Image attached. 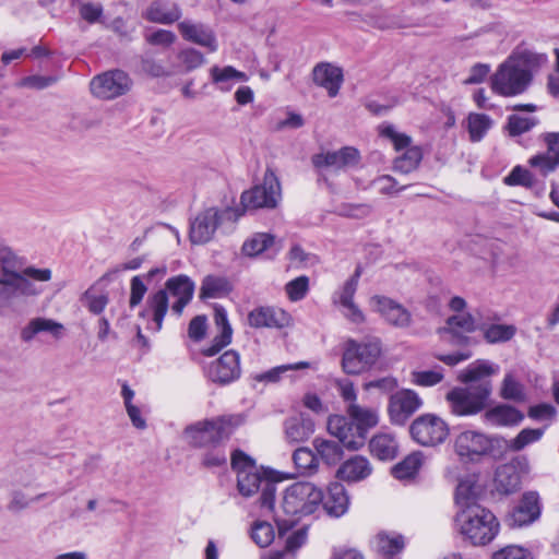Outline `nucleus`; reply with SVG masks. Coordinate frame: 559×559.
<instances>
[{"label":"nucleus","instance_id":"f8f14e48","mask_svg":"<svg viewBox=\"0 0 559 559\" xmlns=\"http://www.w3.org/2000/svg\"><path fill=\"white\" fill-rule=\"evenodd\" d=\"M281 199V187L277 177L271 170L264 174L263 182L241 194V204L246 209H273Z\"/></svg>","mask_w":559,"mask_h":559},{"label":"nucleus","instance_id":"b1692460","mask_svg":"<svg viewBox=\"0 0 559 559\" xmlns=\"http://www.w3.org/2000/svg\"><path fill=\"white\" fill-rule=\"evenodd\" d=\"M283 248V239L271 233H254L242 245L241 251L245 255L255 258L262 253L270 257L276 255Z\"/></svg>","mask_w":559,"mask_h":559},{"label":"nucleus","instance_id":"f03ea898","mask_svg":"<svg viewBox=\"0 0 559 559\" xmlns=\"http://www.w3.org/2000/svg\"><path fill=\"white\" fill-rule=\"evenodd\" d=\"M322 501L321 488L311 483L299 481L287 487L283 492L280 509L275 513L280 534L296 523L295 518L312 514Z\"/></svg>","mask_w":559,"mask_h":559},{"label":"nucleus","instance_id":"7ed1b4c3","mask_svg":"<svg viewBox=\"0 0 559 559\" xmlns=\"http://www.w3.org/2000/svg\"><path fill=\"white\" fill-rule=\"evenodd\" d=\"M231 467L237 474V488L241 496L249 498L261 491L260 506L274 509L276 484L241 450L231 453Z\"/></svg>","mask_w":559,"mask_h":559},{"label":"nucleus","instance_id":"052dcab7","mask_svg":"<svg viewBox=\"0 0 559 559\" xmlns=\"http://www.w3.org/2000/svg\"><path fill=\"white\" fill-rule=\"evenodd\" d=\"M528 164L533 168H536L543 176H546L557 168L559 162L558 158H555L552 155L546 152L544 154H537L531 157Z\"/></svg>","mask_w":559,"mask_h":559},{"label":"nucleus","instance_id":"a211bd4d","mask_svg":"<svg viewBox=\"0 0 559 559\" xmlns=\"http://www.w3.org/2000/svg\"><path fill=\"white\" fill-rule=\"evenodd\" d=\"M206 374L212 382L222 385L237 380L241 374L239 354L233 349L226 350L209 365Z\"/></svg>","mask_w":559,"mask_h":559},{"label":"nucleus","instance_id":"3c124183","mask_svg":"<svg viewBox=\"0 0 559 559\" xmlns=\"http://www.w3.org/2000/svg\"><path fill=\"white\" fill-rule=\"evenodd\" d=\"M381 136L386 138L393 144L395 151L407 150L412 145V138L405 133L399 132L392 124H383L379 128Z\"/></svg>","mask_w":559,"mask_h":559},{"label":"nucleus","instance_id":"473e14b6","mask_svg":"<svg viewBox=\"0 0 559 559\" xmlns=\"http://www.w3.org/2000/svg\"><path fill=\"white\" fill-rule=\"evenodd\" d=\"M209 73L212 83L222 92H229L235 83L248 81V75L245 72L231 66H213Z\"/></svg>","mask_w":559,"mask_h":559},{"label":"nucleus","instance_id":"c85d7f7f","mask_svg":"<svg viewBox=\"0 0 559 559\" xmlns=\"http://www.w3.org/2000/svg\"><path fill=\"white\" fill-rule=\"evenodd\" d=\"M370 548L385 558H394L403 551L405 538L396 532L381 531L370 539Z\"/></svg>","mask_w":559,"mask_h":559},{"label":"nucleus","instance_id":"7c9ffc66","mask_svg":"<svg viewBox=\"0 0 559 559\" xmlns=\"http://www.w3.org/2000/svg\"><path fill=\"white\" fill-rule=\"evenodd\" d=\"M329 432L336 437L340 442L350 450H357L362 445V440H356L353 433V425L345 416L332 415L328 420Z\"/></svg>","mask_w":559,"mask_h":559},{"label":"nucleus","instance_id":"de8ad7c7","mask_svg":"<svg viewBox=\"0 0 559 559\" xmlns=\"http://www.w3.org/2000/svg\"><path fill=\"white\" fill-rule=\"evenodd\" d=\"M423 464V454L414 452L407 455L402 462L392 468V473L397 479H407L414 477Z\"/></svg>","mask_w":559,"mask_h":559},{"label":"nucleus","instance_id":"69168bd1","mask_svg":"<svg viewBox=\"0 0 559 559\" xmlns=\"http://www.w3.org/2000/svg\"><path fill=\"white\" fill-rule=\"evenodd\" d=\"M397 385H399L397 380L392 376H388V377H383V378H379V379H374V380L365 382L362 384V389L365 391H370L372 389H377L382 393H391L397 388Z\"/></svg>","mask_w":559,"mask_h":559},{"label":"nucleus","instance_id":"aec40b11","mask_svg":"<svg viewBox=\"0 0 559 559\" xmlns=\"http://www.w3.org/2000/svg\"><path fill=\"white\" fill-rule=\"evenodd\" d=\"M177 28L185 40L203 47L211 53L218 50L216 34L209 25L192 20H183L178 23Z\"/></svg>","mask_w":559,"mask_h":559},{"label":"nucleus","instance_id":"338daca9","mask_svg":"<svg viewBox=\"0 0 559 559\" xmlns=\"http://www.w3.org/2000/svg\"><path fill=\"white\" fill-rule=\"evenodd\" d=\"M145 39L150 45L170 47L177 39L176 34L168 29H157L145 35Z\"/></svg>","mask_w":559,"mask_h":559},{"label":"nucleus","instance_id":"f3484780","mask_svg":"<svg viewBox=\"0 0 559 559\" xmlns=\"http://www.w3.org/2000/svg\"><path fill=\"white\" fill-rule=\"evenodd\" d=\"M360 162V153L353 146H345L338 151L321 152L312 156V164L318 169L333 171L346 170Z\"/></svg>","mask_w":559,"mask_h":559},{"label":"nucleus","instance_id":"c756f323","mask_svg":"<svg viewBox=\"0 0 559 559\" xmlns=\"http://www.w3.org/2000/svg\"><path fill=\"white\" fill-rule=\"evenodd\" d=\"M372 473L368 459L355 455L346 460L337 469L336 476L347 483H357L366 479Z\"/></svg>","mask_w":559,"mask_h":559},{"label":"nucleus","instance_id":"f257e3e1","mask_svg":"<svg viewBox=\"0 0 559 559\" xmlns=\"http://www.w3.org/2000/svg\"><path fill=\"white\" fill-rule=\"evenodd\" d=\"M547 62L543 53L524 50L509 56L490 78L492 92L512 97L524 93L530 86L533 72Z\"/></svg>","mask_w":559,"mask_h":559},{"label":"nucleus","instance_id":"6ab92c4d","mask_svg":"<svg viewBox=\"0 0 559 559\" xmlns=\"http://www.w3.org/2000/svg\"><path fill=\"white\" fill-rule=\"evenodd\" d=\"M222 214L223 211L214 206L199 212L190 223L191 242L195 245L209 242L221 224Z\"/></svg>","mask_w":559,"mask_h":559},{"label":"nucleus","instance_id":"8fccbe9b","mask_svg":"<svg viewBox=\"0 0 559 559\" xmlns=\"http://www.w3.org/2000/svg\"><path fill=\"white\" fill-rule=\"evenodd\" d=\"M293 461L296 468L301 474L312 473L318 467V459L308 448L297 449L293 454Z\"/></svg>","mask_w":559,"mask_h":559},{"label":"nucleus","instance_id":"58836bf2","mask_svg":"<svg viewBox=\"0 0 559 559\" xmlns=\"http://www.w3.org/2000/svg\"><path fill=\"white\" fill-rule=\"evenodd\" d=\"M499 395L507 401L524 403L527 400L526 388L514 371L506 372L499 389Z\"/></svg>","mask_w":559,"mask_h":559},{"label":"nucleus","instance_id":"09e8293b","mask_svg":"<svg viewBox=\"0 0 559 559\" xmlns=\"http://www.w3.org/2000/svg\"><path fill=\"white\" fill-rule=\"evenodd\" d=\"M313 445L319 456L326 464H335L342 459L343 450L340 444L334 441L316 439Z\"/></svg>","mask_w":559,"mask_h":559},{"label":"nucleus","instance_id":"9b49d317","mask_svg":"<svg viewBox=\"0 0 559 559\" xmlns=\"http://www.w3.org/2000/svg\"><path fill=\"white\" fill-rule=\"evenodd\" d=\"M409 432L418 444L437 447L448 439L450 427L442 417L428 413L420 415L411 424Z\"/></svg>","mask_w":559,"mask_h":559},{"label":"nucleus","instance_id":"412c9836","mask_svg":"<svg viewBox=\"0 0 559 559\" xmlns=\"http://www.w3.org/2000/svg\"><path fill=\"white\" fill-rule=\"evenodd\" d=\"M359 274L347 280L343 287L333 296V304L341 308L343 316L355 324L365 322V314L354 301L358 286Z\"/></svg>","mask_w":559,"mask_h":559},{"label":"nucleus","instance_id":"5701e85b","mask_svg":"<svg viewBox=\"0 0 559 559\" xmlns=\"http://www.w3.org/2000/svg\"><path fill=\"white\" fill-rule=\"evenodd\" d=\"M312 81L324 88L330 97H335L343 84L344 75L340 67L330 62H320L312 69Z\"/></svg>","mask_w":559,"mask_h":559},{"label":"nucleus","instance_id":"864d4df0","mask_svg":"<svg viewBox=\"0 0 559 559\" xmlns=\"http://www.w3.org/2000/svg\"><path fill=\"white\" fill-rule=\"evenodd\" d=\"M475 484L473 480L466 478L461 479L456 486L455 490V501L456 504L462 508H466L469 504H477L475 502Z\"/></svg>","mask_w":559,"mask_h":559},{"label":"nucleus","instance_id":"e433bc0d","mask_svg":"<svg viewBox=\"0 0 559 559\" xmlns=\"http://www.w3.org/2000/svg\"><path fill=\"white\" fill-rule=\"evenodd\" d=\"M328 514L340 518L348 510L349 499L343 485L335 483L329 487L328 496L321 503Z\"/></svg>","mask_w":559,"mask_h":559},{"label":"nucleus","instance_id":"a878e982","mask_svg":"<svg viewBox=\"0 0 559 559\" xmlns=\"http://www.w3.org/2000/svg\"><path fill=\"white\" fill-rule=\"evenodd\" d=\"M499 371V365L487 359H478L463 369L457 379L462 383H476V385L488 383L492 390L490 378L498 374Z\"/></svg>","mask_w":559,"mask_h":559},{"label":"nucleus","instance_id":"ddd939ff","mask_svg":"<svg viewBox=\"0 0 559 559\" xmlns=\"http://www.w3.org/2000/svg\"><path fill=\"white\" fill-rule=\"evenodd\" d=\"M370 307L393 328L408 329L413 323L411 311L390 297L374 295L370 298Z\"/></svg>","mask_w":559,"mask_h":559},{"label":"nucleus","instance_id":"20e7f679","mask_svg":"<svg viewBox=\"0 0 559 559\" xmlns=\"http://www.w3.org/2000/svg\"><path fill=\"white\" fill-rule=\"evenodd\" d=\"M0 269V308L17 297H29L40 293V288L31 280L48 282L51 278L49 269L28 266L22 272L14 270L9 257H3Z\"/></svg>","mask_w":559,"mask_h":559},{"label":"nucleus","instance_id":"774afa93","mask_svg":"<svg viewBox=\"0 0 559 559\" xmlns=\"http://www.w3.org/2000/svg\"><path fill=\"white\" fill-rule=\"evenodd\" d=\"M528 417L535 420H554L557 416V409L548 403H542L528 408Z\"/></svg>","mask_w":559,"mask_h":559},{"label":"nucleus","instance_id":"4c0bfd02","mask_svg":"<svg viewBox=\"0 0 559 559\" xmlns=\"http://www.w3.org/2000/svg\"><path fill=\"white\" fill-rule=\"evenodd\" d=\"M369 449L371 454L377 459L389 461L396 456L399 445L392 433L380 432L371 438Z\"/></svg>","mask_w":559,"mask_h":559},{"label":"nucleus","instance_id":"0e129e2a","mask_svg":"<svg viewBox=\"0 0 559 559\" xmlns=\"http://www.w3.org/2000/svg\"><path fill=\"white\" fill-rule=\"evenodd\" d=\"M492 559H533V556L521 546L510 545L493 552Z\"/></svg>","mask_w":559,"mask_h":559},{"label":"nucleus","instance_id":"cd10ccee","mask_svg":"<svg viewBox=\"0 0 559 559\" xmlns=\"http://www.w3.org/2000/svg\"><path fill=\"white\" fill-rule=\"evenodd\" d=\"M289 322L288 314L281 309L271 307H259L253 309L248 314V323L255 329L261 328H283Z\"/></svg>","mask_w":559,"mask_h":559},{"label":"nucleus","instance_id":"f704fd0d","mask_svg":"<svg viewBox=\"0 0 559 559\" xmlns=\"http://www.w3.org/2000/svg\"><path fill=\"white\" fill-rule=\"evenodd\" d=\"M485 420L492 426H516L524 415L515 407L508 404H499L489 408L484 414Z\"/></svg>","mask_w":559,"mask_h":559},{"label":"nucleus","instance_id":"bf43d9fd","mask_svg":"<svg viewBox=\"0 0 559 559\" xmlns=\"http://www.w3.org/2000/svg\"><path fill=\"white\" fill-rule=\"evenodd\" d=\"M536 124L537 119L535 117H522L519 115H511L508 119V130L509 133L513 136L530 131Z\"/></svg>","mask_w":559,"mask_h":559},{"label":"nucleus","instance_id":"ea45409f","mask_svg":"<svg viewBox=\"0 0 559 559\" xmlns=\"http://www.w3.org/2000/svg\"><path fill=\"white\" fill-rule=\"evenodd\" d=\"M314 431L313 423L302 416L289 418L285 423L286 438L292 442L307 440Z\"/></svg>","mask_w":559,"mask_h":559},{"label":"nucleus","instance_id":"13d9d810","mask_svg":"<svg viewBox=\"0 0 559 559\" xmlns=\"http://www.w3.org/2000/svg\"><path fill=\"white\" fill-rule=\"evenodd\" d=\"M309 290V278L306 275L296 277L285 285V292L290 301L304 299Z\"/></svg>","mask_w":559,"mask_h":559},{"label":"nucleus","instance_id":"79ce46f5","mask_svg":"<svg viewBox=\"0 0 559 559\" xmlns=\"http://www.w3.org/2000/svg\"><path fill=\"white\" fill-rule=\"evenodd\" d=\"M491 127L492 120L488 115L471 112L467 116L466 128L472 142L481 141Z\"/></svg>","mask_w":559,"mask_h":559},{"label":"nucleus","instance_id":"a19ab883","mask_svg":"<svg viewBox=\"0 0 559 559\" xmlns=\"http://www.w3.org/2000/svg\"><path fill=\"white\" fill-rule=\"evenodd\" d=\"M231 290L229 282L223 276L207 275L203 278L200 288V297L222 298Z\"/></svg>","mask_w":559,"mask_h":559},{"label":"nucleus","instance_id":"680f3d73","mask_svg":"<svg viewBox=\"0 0 559 559\" xmlns=\"http://www.w3.org/2000/svg\"><path fill=\"white\" fill-rule=\"evenodd\" d=\"M504 183L508 186L532 187L534 183V178L530 170L521 166H515L512 171L504 178Z\"/></svg>","mask_w":559,"mask_h":559},{"label":"nucleus","instance_id":"a18cd8bd","mask_svg":"<svg viewBox=\"0 0 559 559\" xmlns=\"http://www.w3.org/2000/svg\"><path fill=\"white\" fill-rule=\"evenodd\" d=\"M479 330L489 344L508 342L516 332L515 326L511 324H481Z\"/></svg>","mask_w":559,"mask_h":559},{"label":"nucleus","instance_id":"603ef678","mask_svg":"<svg viewBox=\"0 0 559 559\" xmlns=\"http://www.w3.org/2000/svg\"><path fill=\"white\" fill-rule=\"evenodd\" d=\"M275 532L269 522L258 521L251 527V538L260 547H267L274 540Z\"/></svg>","mask_w":559,"mask_h":559},{"label":"nucleus","instance_id":"4d7b16f0","mask_svg":"<svg viewBox=\"0 0 559 559\" xmlns=\"http://www.w3.org/2000/svg\"><path fill=\"white\" fill-rule=\"evenodd\" d=\"M178 60L186 72L193 71L205 63L204 55L194 49L186 48L178 53Z\"/></svg>","mask_w":559,"mask_h":559},{"label":"nucleus","instance_id":"9d476101","mask_svg":"<svg viewBox=\"0 0 559 559\" xmlns=\"http://www.w3.org/2000/svg\"><path fill=\"white\" fill-rule=\"evenodd\" d=\"M501 447L500 438L487 436L476 430H464L453 441L455 454L462 462L474 463L483 457L493 455L496 448Z\"/></svg>","mask_w":559,"mask_h":559},{"label":"nucleus","instance_id":"4be33fe9","mask_svg":"<svg viewBox=\"0 0 559 559\" xmlns=\"http://www.w3.org/2000/svg\"><path fill=\"white\" fill-rule=\"evenodd\" d=\"M540 515L539 497L536 492H525L518 506L508 515L507 522L512 527H521L535 522Z\"/></svg>","mask_w":559,"mask_h":559},{"label":"nucleus","instance_id":"4468645a","mask_svg":"<svg viewBox=\"0 0 559 559\" xmlns=\"http://www.w3.org/2000/svg\"><path fill=\"white\" fill-rule=\"evenodd\" d=\"M131 87V80L120 70L108 71L91 81L93 95L102 99H112L126 94Z\"/></svg>","mask_w":559,"mask_h":559},{"label":"nucleus","instance_id":"72a5a7b5","mask_svg":"<svg viewBox=\"0 0 559 559\" xmlns=\"http://www.w3.org/2000/svg\"><path fill=\"white\" fill-rule=\"evenodd\" d=\"M348 417L355 423L356 429L359 431L360 440L364 435L371 428L376 427L379 423V413L377 409L353 404L346 406Z\"/></svg>","mask_w":559,"mask_h":559},{"label":"nucleus","instance_id":"39448f33","mask_svg":"<svg viewBox=\"0 0 559 559\" xmlns=\"http://www.w3.org/2000/svg\"><path fill=\"white\" fill-rule=\"evenodd\" d=\"M194 288V282L189 276L177 275L167 280L166 289H159L147 298L146 309L152 314L155 331L158 332L162 329L164 318L168 311V292L175 298L171 311L179 317L185 307L191 301Z\"/></svg>","mask_w":559,"mask_h":559},{"label":"nucleus","instance_id":"c9c22d12","mask_svg":"<svg viewBox=\"0 0 559 559\" xmlns=\"http://www.w3.org/2000/svg\"><path fill=\"white\" fill-rule=\"evenodd\" d=\"M495 489L502 495H510L520 489L521 478L513 464L497 467L493 478Z\"/></svg>","mask_w":559,"mask_h":559},{"label":"nucleus","instance_id":"2eb2a0df","mask_svg":"<svg viewBox=\"0 0 559 559\" xmlns=\"http://www.w3.org/2000/svg\"><path fill=\"white\" fill-rule=\"evenodd\" d=\"M421 406L423 400L414 390L402 389L391 394L388 414L393 424L404 425Z\"/></svg>","mask_w":559,"mask_h":559},{"label":"nucleus","instance_id":"6e6d98bb","mask_svg":"<svg viewBox=\"0 0 559 559\" xmlns=\"http://www.w3.org/2000/svg\"><path fill=\"white\" fill-rule=\"evenodd\" d=\"M444 378L442 370H421L411 372V383L418 386H433Z\"/></svg>","mask_w":559,"mask_h":559},{"label":"nucleus","instance_id":"c03bdc74","mask_svg":"<svg viewBox=\"0 0 559 559\" xmlns=\"http://www.w3.org/2000/svg\"><path fill=\"white\" fill-rule=\"evenodd\" d=\"M545 430L540 428H525L522 429L518 436L511 440L500 438L501 444L503 443L509 450L513 452L522 451L525 447L537 442L544 436Z\"/></svg>","mask_w":559,"mask_h":559},{"label":"nucleus","instance_id":"37998d69","mask_svg":"<svg viewBox=\"0 0 559 559\" xmlns=\"http://www.w3.org/2000/svg\"><path fill=\"white\" fill-rule=\"evenodd\" d=\"M421 159V148L419 146H411L394 159L393 169L401 174H409L418 168Z\"/></svg>","mask_w":559,"mask_h":559},{"label":"nucleus","instance_id":"49530a36","mask_svg":"<svg viewBox=\"0 0 559 559\" xmlns=\"http://www.w3.org/2000/svg\"><path fill=\"white\" fill-rule=\"evenodd\" d=\"M108 293L94 286L90 287L81 297L82 305L93 314H100L108 305Z\"/></svg>","mask_w":559,"mask_h":559},{"label":"nucleus","instance_id":"6e6552de","mask_svg":"<svg viewBox=\"0 0 559 559\" xmlns=\"http://www.w3.org/2000/svg\"><path fill=\"white\" fill-rule=\"evenodd\" d=\"M382 345L379 338L357 342L353 338L344 343L341 366L349 376H359L369 371L379 360Z\"/></svg>","mask_w":559,"mask_h":559},{"label":"nucleus","instance_id":"bb28decb","mask_svg":"<svg viewBox=\"0 0 559 559\" xmlns=\"http://www.w3.org/2000/svg\"><path fill=\"white\" fill-rule=\"evenodd\" d=\"M180 7L170 0H155L142 13L152 23L170 25L181 17Z\"/></svg>","mask_w":559,"mask_h":559},{"label":"nucleus","instance_id":"5fc2aeb1","mask_svg":"<svg viewBox=\"0 0 559 559\" xmlns=\"http://www.w3.org/2000/svg\"><path fill=\"white\" fill-rule=\"evenodd\" d=\"M310 364L307 361H299L296 364H288V365H282L272 368L269 371L262 372L258 376H255V380L260 382H277L282 374L289 370H299V369H306L309 368Z\"/></svg>","mask_w":559,"mask_h":559},{"label":"nucleus","instance_id":"e2e57ef3","mask_svg":"<svg viewBox=\"0 0 559 559\" xmlns=\"http://www.w3.org/2000/svg\"><path fill=\"white\" fill-rule=\"evenodd\" d=\"M145 282L146 281L141 275H135L131 278L129 298L130 308H135L142 302L144 295L147 292Z\"/></svg>","mask_w":559,"mask_h":559},{"label":"nucleus","instance_id":"0eeeda50","mask_svg":"<svg viewBox=\"0 0 559 559\" xmlns=\"http://www.w3.org/2000/svg\"><path fill=\"white\" fill-rule=\"evenodd\" d=\"M242 423L241 415H226L198 421L185 429V438L194 447L217 445L229 439Z\"/></svg>","mask_w":559,"mask_h":559},{"label":"nucleus","instance_id":"dca6fc26","mask_svg":"<svg viewBox=\"0 0 559 559\" xmlns=\"http://www.w3.org/2000/svg\"><path fill=\"white\" fill-rule=\"evenodd\" d=\"M476 319L467 312L455 313L448 318L447 325L440 333L454 345L476 344L477 341L466 334L479 329Z\"/></svg>","mask_w":559,"mask_h":559},{"label":"nucleus","instance_id":"423d86ee","mask_svg":"<svg viewBox=\"0 0 559 559\" xmlns=\"http://www.w3.org/2000/svg\"><path fill=\"white\" fill-rule=\"evenodd\" d=\"M454 522L457 532L474 546L491 543L500 527L495 514L480 504L462 508L457 511Z\"/></svg>","mask_w":559,"mask_h":559},{"label":"nucleus","instance_id":"393cba45","mask_svg":"<svg viewBox=\"0 0 559 559\" xmlns=\"http://www.w3.org/2000/svg\"><path fill=\"white\" fill-rule=\"evenodd\" d=\"M40 333H47L55 340H60L63 336L64 326L52 319L35 317L21 329L20 338L23 343L29 344Z\"/></svg>","mask_w":559,"mask_h":559},{"label":"nucleus","instance_id":"1a4fd4ad","mask_svg":"<svg viewBox=\"0 0 559 559\" xmlns=\"http://www.w3.org/2000/svg\"><path fill=\"white\" fill-rule=\"evenodd\" d=\"M491 395L488 383L472 386H455L445 394L449 412L456 417H469L483 412Z\"/></svg>","mask_w":559,"mask_h":559},{"label":"nucleus","instance_id":"2f4dec72","mask_svg":"<svg viewBox=\"0 0 559 559\" xmlns=\"http://www.w3.org/2000/svg\"><path fill=\"white\" fill-rule=\"evenodd\" d=\"M214 321L219 330V334L216 335L213 338L212 344L203 350L205 356H213L217 354L231 342L233 329L228 322L227 313L224 308H215Z\"/></svg>","mask_w":559,"mask_h":559}]
</instances>
